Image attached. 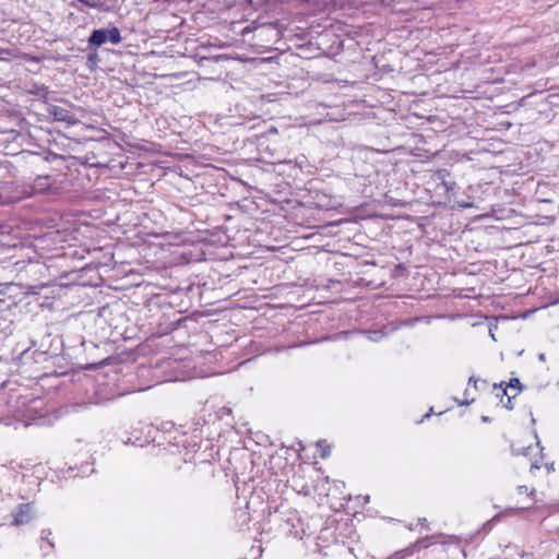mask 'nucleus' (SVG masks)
<instances>
[{
  "label": "nucleus",
  "mask_w": 559,
  "mask_h": 559,
  "mask_svg": "<svg viewBox=\"0 0 559 559\" xmlns=\"http://www.w3.org/2000/svg\"><path fill=\"white\" fill-rule=\"evenodd\" d=\"M51 280H48V282H41L40 284H37V300L43 297L44 299H55L56 298V292L60 293L62 290L60 285H51Z\"/></svg>",
  "instance_id": "nucleus-7"
},
{
  "label": "nucleus",
  "mask_w": 559,
  "mask_h": 559,
  "mask_svg": "<svg viewBox=\"0 0 559 559\" xmlns=\"http://www.w3.org/2000/svg\"><path fill=\"white\" fill-rule=\"evenodd\" d=\"M539 359L544 361L545 360V354H540L539 355Z\"/></svg>",
  "instance_id": "nucleus-23"
},
{
  "label": "nucleus",
  "mask_w": 559,
  "mask_h": 559,
  "mask_svg": "<svg viewBox=\"0 0 559 559\" xmlns=\"http://www.w3.org/2000/svg\"><path fill=\"white\" fill-rule=\"evenodd\" d=\"M78 2L99 11L104 9V2L102 0H78Z\"/></svg>",
  "instance_id": "nucleus-11"
},
{
  "label": "nucleus",
  "mask_w": 559,
  "mask_h": 559,
  "mask_svg": "<svg viewBox=\"0 0 559 559\" xmlns=\"http://www.w3.org/2000/svg\"><path fill=\"white\" fill-rule=\"evenodd\" d=\"M469 382H475V384L477 383V380L474 378V377H471L469 378Z\"/></svg>",
  "instance_id": "nucleus-22"
},
{
  "label": "nucleus",
  "mask_w": 559,
  "mask_h": 559,
  "mask_svg": "<svg viewBox=\"0 0 559 559\" xmlns=\"http://www.w3.org/2000/svg\"><path fill=\"white\" fill-rule=\"evenodd\" d=\"M495 389H499L501 393H497V397H500L502 401V397L504 395H508V389L516 390V392H521L523 390V385L521 381L518 378H512L508 383L501 382L499 384L493 385Z\"/></svg>",
  "instance_id": "nucleus-8"
},
{
  "label": "nucleus",
  "mask_w": 559,
  "mask_h": 559,
  "mask_svg": "<svg viewBox=\"0 0 559 559\" xmlns=\"http://www.w3.org/2000/svg\"><path fill=\"white\" fill-rule=\"evenodd\" d=\"M516 395H518V392L513 393L512 395H510V394L508 393V395H507V403H504V406H506L508 409H510V411H511V409H513V408H514V406H513V404H512V399H514Z\"/></svg>",
  "instance_id": "nucleus-15"
},
{
  "label": "nucleus",
  "mask_w": 559,
  "mask_h": 559,
  "mask_svg": "<svg viewBox=\"0 0 559 559\" xmlns=\"http://www.w3.org/2000/svg\"><path fill=\"white\" fill-rule=\"evenodd\" d=\"M62 241V237L59 230H48L43 234L37 233V273L44 275V269L48 272V275L56 280L58 272L55 270L53 262L56 259H60L61 255L44 257L38 250L49 249L51 246H56Z\"/></svg>",
  "instance_id": "nucleus-1"
},
{
  "label": "nucleus",
  "mask_w": 559,
  "mask_h": 559,
  "mask_svg": "<svg viewBox=\"0 0 559 559\" xmlns=\"http://www.w3.org/2000/svg\"><path fill=\"white\" fill-rule=\"evenodd\" d=\"M66 159L63 156L55 153L37 152V174L49 173L62 176Z\"/></svg>",
  "instance_id": "nucleus-3"
},
{
  "label": "nucleus",
  "mask_w": 559,
  "mask_h": 559,
  "mask_svg": "<svg viewBox=\"0 0 559 559\" xmlns=\"http://www.w3.org/2000/svg\"><path fill=\"white\" fill-rule=\"evenodd\" d=\"M330 453V448L328 445H325L323 449H322V454H321V457H326Z\"/></svg>",
  "instance_id": "nucleus-16"
},
{
  "label": "nucleus",
  "mask_w": 559,
  "mask_h": 559,
  "mask_svg": "<svg viewBox=\"0 0 559 559\" xmlns=\"http://www.w3.org/2000/svg\"><path fill=\"white\" fill-rule=\"evenodd\" d=\"M99 61V57L96 51L87 56V66L93 69Z\"/></svg>",
  "instance_id": "nucleus-13"
},
{
  "label": "nucleus",
  "mask_w": 559,
  "mask_h": 559,
  "mask_svg": "<svg viewBox=\"0 0 559 559\" xmlns=\"http://www.w3.org/2000/svg\"><path fill=\"white\" fill-rule=\"evenodd\" d=\"M32 520V507L31 504H23L20 507L19 512L15 514L14 523L22 525Z\"/></svg>",
  "instance_id": "nucleus-9"
},
{
  "label": "nucleus",
  "mask_w": 559,
  "mask_h": 559,
  "mask_svg": "<svg viewBox=\"0 0 559 559\" xmlns=\"http://www.w3.org/2000/svg\"><path fill=\"white\" fill-rule=\"evenodd\" d=\"M47 543H48L49 548L52 549L53 548V544L51 542H49V540Z\"/></svg>",
  "instance_id": "nucleus-24"
},
{
  "label": "nucleus",
  "mask_w": 559,
  "mask_h": 559,
  "mask_svg": "<svg viewBox=\"0 0 559 559\" xmlns=\"http://www.w3.org/2000/svg\"><path fill=\"white\" fill-rule=\"evenodd\" d=\"M59 221L60 216L57 214L49 215L47 217H37V227L39 225H45L48 228V230H57L56 227Z\"/></svg>",
  "instance_id": "nucleus-10"
},
{
  "label": "nucleus",
  "mask_w": 559,
  "mask_h": 559,
  "mask_svg": "<svg viewBox=\"0 0 559 559\" xmlns=\"http://www.w3.org/2000/svg\"><path fill=\"white\" fill-rule=\"evenodd\" d=\"M62 349V341L58 334V330L49 329L45 332L37 348L41 355H48L50 357L58 356Z\"/></svg>",
  "instance_id": "nucleus-5"
},
{
  "label": "nucleus",
  "mask_w": 559,
  "mask_h": 559,
  "mask_svg": "<svg viewBox=\"0 0 559 559\" xmlns=\"http://www.w3.org/2000/svg\"><path fill=\"white\" fill-rule=\"evenodd\" d=\"M483 420H484V421H488L489 419H488V417L484 416V417H483Z\"/></svg>",
  "instance_id": "nucleus-25"
},
{
  "label": "nucleus",
  "mask_w": 559,
  "mask_h": 559,
  "mask_svg": "<svg viewBox=\"0 0 559 559\" xmlns=\"http://www.w3.org/2000/svg\"><path fill=\"white\" fill-rule=\"evenodd\" d=\"M43 418H44V415H40V414L37 412V423H38L39 420H41Z\"/></svg>",
  "instance_id": "nucleus-20"
},
{
  "label": "nucleus",
  "mask_w": 559,
  "mask_h": 559,
  "mask_svg": "<svg viewBox=\"0 0 559 559\" xmlns=\"http://www.w3.org/2000/svg\"><path fill=\"white\" fill-rule=\"evenodd\" d=\"M323 444H325V441H324V440H320V441H318V445H319V447H321V448H322V447H323Z\"/></svg>",
  "instance_id": "nucleus-21"
},
{
  "label": "nucleus",
  "mask_w": 559,
  "mask_h": 559,
  "mask_svg": "<svg viewBox=\"0 0 559 559\" xmlns=\"http://www.w3.org/2000/svg\"><path fill=\"white\" fill-rule=\"evenodd\" d=\"M122 37L118 27L94 29L88 37V48L97 49L103 44L109 41L114 45L121 43Z\"/></svg>",
  "instance_id": "nucleus-4"
},
{
  "label": "nucleus",
  "mask_w": 559,
  "mask_h": 559,
  "mask_svg": "<svg viewBox=\"0 0 559 559\" xmlns=\"http://www.w3.org/2000/svg\"><path fill=\"white\" fill-rule=\"evenodd\" d=\"M450 542L451 543H459L460 542V538L457 536H450Z\"/></svg>",
  "instance_id": "nucleus-17"
},
{
  "label": "nucleus",
  "mask_w": 559,
  "mask_h": 559,
  "mask_svg": "<svg viewBox=\"0 0 559 559\" xmlns=\"http://www.w3.org/2000/svg\"><path fill=\"white\" fill-rule=\"evenodd\" d=\"M445 173H447V170H445V169H440V170H438V176H439V178H443Z\"/></svg>",
  "instance_id": "nucleus-18"
},
{
  "label": "nucleus",
  "mask_w": 559,
  "mask_h": 559,
  "mask_svg": "<svg viewBox=\"0 0 559 559\" xmlns=\"http://www.w3.org/2000/svg\"><path fill=\"white\" fill-rule=\"evenodd\" d=\"M526 490H527V487H525V486L519 487L520 492H525Z\"/></svg>",
  "instance_id": "nucleus-19"
},
{
  "label": "nucleus",
  "mask_w": 559,
  "mask_h": 559,
  "mask_svg": "<svg viewBox=\"0 0 559 559\" xmlns=\"http://www.w3.org/2000/svg\"><path fill=\"white\" fill-rule=\"evenodd\" d=\"M49 93L44 87H37V118L38 117H51L56 121H63L69 124H74L78 120L73 114L67 108L50 103Z\"/></svg>",
  "instance_id": "nucleus-2"
},
{
  "label": "nucleus",
  "mask_w": 559,
  "mask_h": 559,
  "mask_svg": "<svg viewBox=\"0 0 559 559\" xmlns=\"http://www.w3.org/2000/svg\"><path fill=\"white\" fill-rule=\"evenodd\" d=\"M47 377V373H44L43 376H40L39 378L43 379V378H46Z\"/></svg>",
  "instance_id": "nucleus-26"
},
{
  "label": "nucleus",
  "mask_w": 559,
  "mask_h": 559,
  "mask_svg": "<svg viewBox=\"0 0 559 559\" xmlns=\"http://www.w3.org/2000/svg\"><path fill=\"white\" fill-rule=\"evenodd\" d=\"M33 418V409H31L27 414L19 412V420L23 421L24 427H28L32 424Z\"/></svg>",
  "instance_id": "nucleus-12"
},
{
  "label": "nucleus",
  "mask_w": 559,
  "mask_h": 559,
  "mask_svg": "<svg viewBox=\"0 0 559 559\" xmlns=\"http://www.w3.org/2000/svg\"><path fill=\"white\" fill-rule=\"evenodd\" d=\"M38 307L40 308L41 311H44L45 309H50L53 305V299H44V301L41 302H38Z\"/></svg>",
  "instance_id": "nucleus-14"
},
{
  "label": "nucleus",
  "mask_w": 559,
  "mask_h": 559,
  "mask_svg": "<svg viewBox=\"0 0 559 559\" xmlns=\"http://www.w3.org/2000/svg\"><path fill=\"white\" fill-rule=\"evenodd\" d=\"M61 189V181L58 174L45 171L37 174V194L58 195Z\"/></svg>",
  "instance_id": "nucleus-6"
}]
</instances>
